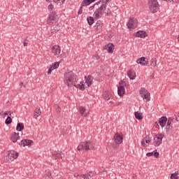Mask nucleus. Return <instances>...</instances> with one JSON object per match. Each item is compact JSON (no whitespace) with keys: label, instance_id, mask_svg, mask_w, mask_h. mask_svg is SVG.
<instances>
[{"label":"nucleus","instance_id":"nucleus-34","mask_svg":"<svg viewBox=\"0 0 179 179\" xmlns=\"http://www.w3.org/2000/svg\"><path fill=\"white\" fill-rule=\"evenodd\" d=\"M134 115H135L136 120H142L143 118L142 113H141L139 112H135Z\"/></svg>","mask_w":179,"mask_h":179},{"label":"nucleus","instance_id":"nucleus-42","mask_svg":"<svg viewBox=\"0 0 179 179\" xmlns=\"http://www.w3.org/2000/svg\"><path fill=\"white\" fill-rule=\"evenodd\" d=\"M53 30H54V31H59V30H60L59 25H58V24L55 25Z\"/></svg>","mask_w":179,"mask_h":179},{"label":"nucleus","instance_id":"nucleus-33","mask_svg":"<svg viewBox=\"0 0 179 179\" xmlns=\"http://www.w3.org/2000/svg\"><path fill=\"white\" fill-rule=\"evenodd\" d=\"M157 65V62L156 61V58L153 57L150 60V66H152L153 68H155Z\"/></svg>","mask_w":179,"mask_h":179},{"label":"nucleus","instance_id":"nucleus-19","mask_svg":"<svg viewBox=\"0 0 179 179\" xmlns=\"http://www.w3.org/2000/svg\"><path fill=\"white\" fill-rule=\"evenodd\" d=\"M117 94L120 97H122L124 94H125V87L124 86L120 85L117 87Z\"/></svg>","mask_w":179,"mask_h":179},{"label":"nucleus","instance_id":"nucleus-27","mask_svg":"<svg viewBox=\"0 0 179 179\" xmlns=\"http://www.w3.org/2000/svg\"><path fill=\"white\" fill-rule=\"evenodd\" d=\"M168 121H169V122H177L179 121V116L177 117L176 115L174 116H171L169 117L168 119Z\"/></svg>","mask_w":179,"mask_h":179},{"label":"nucleus","instance_id":"nucleus-56","mask_svg":"<svg viewBox=\"0 0 179 179\" xmlns=\"http://www.w3.org/2000/svg\"><path fill=\"white\" fill-rule=\"evenodd\" d=\"M107 3H108V2H107V0H106V1L103 2V4H104V5H107Z\"/></svg>","mask_w":179,"mask_h":179},{"label":"nucleus","instance_id":"nucleus-59","mask_svg":"<svg viewBox=\"0 0 179 179\" xmlns=\"http://www.w3.org/2000/svg\"><path fill=\"white\" fill-rule=\"evenodd\" d=\"M176 3H178L179 2V0H175Z\"/></svg>","mask_w":179,"mask_h":179},{"label":"nucleus","instance_id":"nucleus-52","mask_svg":"<svg viewBox=\"0 0 179 179\" xmlns=\"http://www.w3.org/2000/svg\"><path fill=\"white\" fill-rule=\"evenodd\" d=\"M101 1H102V0L99 1H97L96 3H95L94 5L95 6H97V5H100V3H101Z\"/></svg>","mask_w":179,"mask_h":179},{"label":"nucleus","instance_id":"nucleus-49","mask_svg":"<svg viewBox=\"0 0 179 179\" xmlns=\"http://www.w3.org/2000/svg\"><path fill=\"white\" fill-rule=\"evenodd\" d=\"M94 59H96V60L100 59V56H99L98 55L94 56Z\"/></svg>","mask_w":179,"mask_h":179},{"label":"nucleus","instance_id":"nucleus-20","mask_svg":"<svg viewBox=\"0 0 179 179\" xmlns=\"http://www.w3.org/2000/svg\"><path fill=\"white\" fill-rule=\"evenodd\" d=\"M93 176H94V173H93V171H90L85 174L81 175V177L83 179H92L93 178Z\"/></svg>","mask_w":179,"mask_h":179},{"label":"nucleus","instance_id":"nucleus-61","mask_svg":"<svg viewBox=\"0 0 179 179\" xmlns=\"http://www.w3.org/2000/svg\"><path fill=\"white\" fill-rule=\"evenodd\" d=\"M0 115H1V113H0Z\"/></svg>","mask_w":179,"mask_h":179},{"label":"nucleus","instance_id":"nucleus-26","mask_svg":"<svg viewBox=\"0 0 179 179\" xmlns=\"http://www.w3.org/2000/svg\"><path fill=\"white\" fill-rule=\"evenodd\" d=\"M94 28L96 29V30H101L103 28V24H101V20H99L96 21Z\"/></svg>","mask_w":179,"mask_h":179},{"label":"nucleus","instance_id":"nucleus-13","mask_svg":"<svg viewBox=\"0 0 179 179\" xmlns=\"http://www.w3.org/2000/svg\"><path fill=\"white\" fill-rule=\"evenodd\" d=\"M93 79H94V78L92 76L89 75L88 76H85V80L87 87H90V86H92Z\"/></svg>","mask_w":179,"mask_h":179},{"label":"nucleus","instance_id":"nucleus-35","mask_svg":"<svg viewBox=\"0 0 179 179\" xmlns=\"http://www.w3.org/2000/svg\"><path fill=\"white\" fill-rule=\"evenodd\" d=\"M5 124L6 125H9L10 124H12V118L10 117V116H8L6 121H5Z\"/></svg>","mask_w":179,"mask_h":179},{"label":"nucleus","instance_id":"nucleus-48","mask_svg":"<svg viewBox=\"0 0 179 179\" xmlns=\"http://www.w3.org/2000/svg\"><path fill=\"white\" fill-rule=\"evenodd\" d=\"M153 155H154V152H151L147 153V154H146V156H147L148 157H150L153 156Z\"/></svg>","mask_w":179,"mask_h":179},{"label":"nucleus","instance_id":"nucleus-40","mask_svg":"<svg viewBox=\"0 0 179 179\" xmlns=\"http://www.w3.org/2000/svg\"><path fill=\"white\" fill-rule=\"evenodd\" d=\"M48 10H49V12H52V9H54V6L52 5V3H50L49 6H48Z\"/></svg>","mask_w":179,"mask_h":179},{"label":"nucleus","instance_id":"nucleus-51","mask_svg":"<svg viewBox=\"0 0 179 179\" xmlns=\"http://www.w3.org/2000/svg\"><path fill=\"white\" fill-rule=\"evenodd\" d=\"M94 6H94V4L91 6H90L89 7V10H93V9H94Z\"/></svg>","mask_w":179,"mask_h":179},{"label":"nucleus","instance_id":"nucleus-44","mask_svg":"<svg viewBox=\"0 0 179 179\" xmlns=\"http://www.w3.org/2000/svg\"><path fill=\"white\" fill-rule=\"evenodd\" d=\"M55 108L57 113H61V108H59V106L55 105Z\"/></svg>","mask_w":179,"mask_h":179},{"label":"nucleus","instance_id":"nucleus-1","mask_svg":"<svg viewBox=\"0 0 179 179\" xmlns=\"http://www.w3.org/2000/svg\"><path fill=\"white\" fill-rule=\"evenodd\" d=\"M76 81V76L72 71H66L64 73V83L69 87H72L73 86V82Z\"/></svg>","mask_w":179,"mask_h":179},{"label":"nucleus","instance_id":"nucleus-39","mask_svg":"<svg viewBox=\"0 0 179 179\" xmlns=\"http://www.w3.org/2000/svg\"><path fill=\"white\" fill-rule=\"evenodd\" d=\"M52 66L54 69H57L59 66V62H55Z\"/></svg>","mask_w":179,"mask_h":179},{"label":"nucleus","instance_id":"nucleus-32","mask_svg":"<svg viewBox=\"0 0 179 179\" xmlns=\"http://www.w3.org/2000/svg\"><path fill=\"white\" fill-rule=\"evenodd\" d=\"M167 124L166 127V132H169L173 129V126H171V122L170 120H167Z\"/></svg>","mask_w":179,"mask_h":179},{"label":"nucleus","instance_id":"nucleus-50","mask_svg":"<svg viewBox=\"0 0 179 179\" xmlns=\"http://www.w3.org/2000/svg\"><path fill=\"white\" fill-rule=\"evenodd\" d=\"M73 176H74L75 178H76V177H82V175H80L78 173H75Z\"/></svg>","mask_w":179,"mask_h":179},{"label":"nucleus","instance_id":"nucleus-41","mask_svg":"<svg viewBox=\"0 0 179 179\" xmlns=\"http://www.w3.org/2000/svg\"><path fill=\"white\" fill-rule=\"evenodd\" d=\"M83 13V6H82V4L78 10V15H82V13Z\"/></svg>","mask_w":179,"mask_h":179},{"label":"nucleus","instance_id":"nucleus-36","mask_svg":"<svg viewBox=\"0 0 179 179\" xmlns=\"http://www.w3.org/2000/svg\"><path fill=\"white\" fill-rule=\"evenodd\" d=\"M151 141H152V140H143L141 143H142L143 146L146 147V146H148V145H146V143L148 145H149Z\"/></svg>","mask_w":179,"mask_h":179},{"label":"nucleus","instance_id":"nucleus-37","mask_svg":"<svg viewBox=\"0 0 179 179\" xmlns=\"http://www.w3.org/2000/svg\"><path fill=\"white\" fill-rule=\"evenodd\" d=\"M171 179H178V172H175L171 175Z\"/></svg>","mask_w":179,"mask_h":179},{"label":"nucleus","instance_id":"nucleus-15","mask_svg":"<svg viewBox=\"0 0 179 179\" xmlns=\"http://www.w3.org/2000/svg\"><path fill=\"white\" fill-rule=\"evenodd\" d=\"M52 52L54 55H59L61 54V48L59 45H55L52 48Z\"/></svg>","mask_w":179,"mask_h":179},{"label":"nucleus","instance_id":"nucleus-22","mask_svg":"<svg viewBox=\"0 0 179 179\" xmlns=\"http://www.w3.org/2000/svg\"><path fill=\"white\" fill-rule=\"evenodd\" d=\"M127 76L130 80H134V79L136 78V76H135V72H134L132 70H129L128 71Z\"/></svg>","mask_w":179,"mask_h":179},{"label":"nucleus","instance_id":"nucleus-53","mask_svg":"<svg viewBox=\"0 0 179 179\" xmlns=\"http://www.w3.org/2000/svg\"><path fill=\"white\" fill-rule=\"evenodd\" d=\"M2 115H3V117H5L6 115H8V112H5Z\"/></svg>","mask_w":179,"mask_h":179},{"label":"nucleus","instance_id":"nucleus-30","mask_svg":"<svg viewBox=\"0 0 179 179\" xmlns=\"http://www.w3.org/2000/svg\"><path fill=\"white\" fill-rule=\"evenodd\" d=\"M103 97L105 100H110L111 99V94L109 92H105L103 93Z\"/></svg>","mask_w":179,"mask_h":179},{"label":"nucleus","instance_id":"nucleus-46","mask_svg":"<svg viewBox=\"0 0 179 179\" xmlns=\"http://www.w3.org/2000/svg\"><path fill=\"white\" fill-rule=\"evenodd\" d=\"M143 141H152V137H150V136H146Z\"/></svg>","mask_w":179,"mask_h":179},{"label":"nucleus","instance_id":"nucleus-11","mask_svg":"<svg viewBox=\"0 0 179 179\" xmlns=\"http://www.w3.org/2000/svg\"><path fill=\"white\" fill-rule=\"evenodd\" d=\"M64 157H65V155L61 151L54 152L52 156V159L55 160H62Z\"/></svg>","mask_w":179,"mask_h":179},{"label":"nucleus","instance_id":"nucleus-38","mask_svg":"<svg viewBox=\"0 0 179 179\" xmlns=\"http://www.w3.org/2000/svg\"><path fill=\"white\" fill-rule=\"evenodd\" d=\"M58 2L59 1H61L62 3H65V0H46V2Z\"/></svg>","mask_w":179,"mask_h":179},{"label":"nucleus","instance_id":"nucleus-25","mask_svg":"<svg viewBox=\"0 0 179 179\" xmlns=\"http://www.w3.org/2000/svg\"><path fill=\"white\" fill-rule=\"evenodd\" d=\"M105 50L108 51V52H113L114 50V45L113 43H108L107 45L105 46Z\"/></svg>","mask_w":179,"mask_h":179},{"label":"nucleus","instance_id":"nucleus-12","mask_svg":"<svg viewBox=\"0 0 179 179\" xmlns=\"http://www.w3.org/2000/svg\"><path fill=\"white\" fill-rule=\"evenodd\" d=\"M137 64L141 65V66H146L149 64V60L145 57H142L137 59Z\"/></svg>","mask_w":179,"mask_h":179},{"label":"nucleus","instance_id":"nucleus-2","mask_svg":"<svg viewBox=\"0 0 179 179\" xmlns=\"http://www.w3.org/2000/svg\"><path fill=\"white\" fill-rule=\"evenodd\" d=\"M19 157V152L15 150H10L8 152V155L4 157V162L6 163H11L13 160H16Z\"/></svg>","mask_w":179,"mask_h":179},{"label":"nucleus","instance_id":"nucleus-23","mask_svg":"<svg viewBox=\"0 0 179 179\" xmlns=\"http://www.w3.org/2000/svg\"><path fill=\"white\" fill-rule=\"evenodd\" d=\"M73 86H75V87H76L77 89H80V90H82V91L86 89V87H85V84H83V83H80V84H76L75 83V82H73Z\"/></svg>","mask_w":179,"mask_h":179},{"label":"nucleus","instance_id":"nucleus-47","mask_svg":"<svg viewBox=\"0 0 179 179\" xmlns=\"http://www.w3.org/2000/svg\"><path fill=\"white\" fill-rule=\"evenodd\" d=\"M153 156L156 157V159H158L159 154L158 152H154Z\"/></svg>","mask_w":179,"mask_h":179},{"label":"nucleus","instance_id":"nucleus-55","mask_svg":"<svg viewBox=\"0 0 179 179\" xmlns=\"http://www.w3.org/2000/svg\"><path fill=\"white\" fill-rule=\"evenodd\" d=\"M24 47H27V43L24 42Z\"/></svg>","mask_w":179,"mask_h":179},{"label":"nucleus","instance_id":"nucleus-57","mask_svg":"<svg viewBox=\"0 0 179 179\" xmlns=\"http://www.w3.org/2000/svg\"><path fill=\"white\" fill-rule=\"evenodd\" d=\"M20 86H21V87H22V86H23V83H22L20 85Z\"/></svg>","mask_w":179,"mask_h":179},{"label":"nucleus","instance_id":"nucleus-14","mask_svg":"<svg viewBox=\"0 0 179 179\" xmlns=\"http://www.w3.org/2000/svg\"><path fill=\"white\" fill-rule=\"evenodd\" d=\"M79 111L82 117H87V115H89V110L86 109L83 106L79 107Z\"/></svg>","mask_w":179,"mask_h":179},{"label":"nucleus","instance_id":"nucleus-24","mask_svg":"<svg viewBox=\"0 0 179 179\" xmlns=\"http://www.w3.org/2000/svg\"><path fill=\"white\" fill-rule=\"evenodd\" d=\"M97 0H83L81 5L82 6H89L93 2H96Z\"/></svg>","mask_w":179,"mask_h":179},{"label":"nucleus","instance_id":"nucleus-10","mask_svg":"<svg viewBox=\"0 0 179 179\" xmlns=\"http://www.w3.org/2000/svg\"><path fill=\"white\" fill-rule=\"evenodd\" d=\"M163 141V134H157L154 137V145L156 147L160 146L162 142Z\"/></svg>","mask_w":179,"mask_h":179},{"label":"nucleus","instance_id":"nucleus-21","mask_svg":"<svg viewBox=\"0 0 179 179\" xmlns=\"http://www.w3.org/2000/svg\"><path fill=\"white\" fill-rule=\"evenodd\" d=\"M135 36L136 37H139L140 38H145V37H146V31H138L136 33Z\"/></svg>","mask_w":179,"mask_h":179},{"label":"nucleus","instance_id":"nucleus-29","mask_svg":"<svg viewBox=\"0 0 179 179\" xmlns=\"http://www.w3.org/2000/svg\"><path fill=\"white\" fill-rule=\"evenodd\" d=\"M94 20H97V19H94V17H87V22L89 24V26H92V24H93V23H94Z\"/></svg>","mask_w":179,"mask_h":179},{"label":"nucleus","instance_id":"nucleus-9","mask_svg":"<svg viewBox=\"0 0 179 179\" xmlns=\"http://www.w3.org/2000/svg\"><path fill=\"white\" fill-rule=\"evenodd\" d=\"M122 136L116 134L114 136V141H115V143H113V148H118L119 145H120V143H122Z\"/></svg>","mask_w":179,"mask_h":179},{"label":"nucleus","instance_id":"nucleus-58","mask_svg":"<svg viewBox=\"0 0 179 179\" xmlns=\"http://www.w3.org/2000/svg\"><path fill=\"white\" fill-rule=\"evenodd\" d=\"M111 0H106V2H110Z\"/></svg>","mask_w":179,"mask_h":179},{"label":"nucleus","instance_id":"nucleus-45","mask_svg":"<svg viewBox=\"0 0 179 179\" xmlns=\"http://www.w3.org/2000/svg\"><path fill=\"white\" fill-rule=\"evenodd\" d=\"M52 71H54V69L52 68V66H50L48 71V75H51Z\"/></svg>","mask_w":179,"mask_h":179},{"label":"nucleus","instance_id":"nucleus-17","mask_svg":"<svg viewBox=\"0 0 179 179\" xmlns=\"http://www.w3.org/2000/svg\"><path fill=\"white\" fill-rule=\"evenodd\" d=\"M33 143V141L29 139H23L20 143V146H30Z\"/></svg>","mask_w":179,"mask_h":179},{"label":"nucleus","instance_id":"nucleus-7","mask_svg":"<svg viewBox=\"0 0 179 179\" xmlns=\"http://www.w3.org/2000/svg\"><path fill=\"white\" fill-rule=\"evenodd\" d=\"M140 94H141V97L145 100V101H150V94L148 90L145 88H141L140 90Z\"/></svg>","mask_w":179,"mask_h":179},{"label":"nucleus","instance_id":"nucleus-18","mask_svg":"<svg viewBox=\"0 0 179 179\" xmlns=\"http://www.w3.org/2000/svg\"><path fill=\"white\" fill-rule=\"evenodd\" d=\"M10 141L13 143H16L19 141V133L14 132L11 134Z\"/></svg>","mask_w":179,"mask_h":179},{"label":"nucleus","instance_id":"nucleus-31","mask_svg":"<svg viewBox=\"0 0 179 179\" xmlns=\"http://www.w3.org/2000/svg\"><path fill=\"white\" fill-rule=\"evenodd\" d=\"M24 128V126L23 125V123H17V127H16V130L18 132H22Z\"/></svg>","mask_w":179,"mask_h":179},{"label":"nucleus","instance_id":"nucleus-60","mask_svg":"<svg viewBox=\"0 0 179 179\" xmlns=\"http://www.w3.org/2000/svg\"><path fill=\"white\" fill-rule=\"evenodd\" d=\"M12 114H13V113H10L9 115H10V117H12Z\"/></svg>","mask_w":179,"mask_h":179},{"label":"nucleus","instance_id":"nucleus-28","mask_svg":"<svg viewBox=\"0 0 179 179\" xmlns=\"http://www.w3.org/2000/svg\"><path fill=\"white\" fill-rule=\"evenodd\" d=\"M41 115V110H40V108H36L34 113V118H37L38 117H40Z\"/></svg>","mask_w":179,"mask_h":179},{"label":"nucleus","instance_id":"nucleus-8","mask_svg":"<svg viewBox=\"0 0 179 179\" xmlns=\"http://www.w3.org/2000/svg\"><path fill=\"white\" fill-rule=\"evenodd\" d=\"M128 29H136L138 27V20L135 18H130L127 23Z\"/></svg>","mask_w":179,"mask_h":179},{"label":"nucleus","instance_id":"nucleus-6","mask_svg":"<svg viewBox=\"0 0 179 179\" xmlns=\"http://www.w3.org/2000/svg\"><path fill=\"white\" fill-rule=\"evenodd\" d=\"M57 19H58V15H57L55 11H52L49 14L47 20L48 24H49L50 26H51V24H54V22H57Z\"/></svg>","mask_w":179,"mask_h":179},{"label":"nucleus","instance_id":"nucleus-5","mask_svg":"<svg viewBox=\"0 0 179 179\" xmlns=\"http://www.w3.org/2000/svg\"><path fill=\"white\" fill-rule=\"evenodd\" d=\"M148 6L152 13H156L159 10V2L157 0H149Z\"/></svg>","mask_w":179,"mask_h":179},{"label":"nucleus","instance_id":"nucleus-54","mask_svg":"<svg viewBox=\"0 0 179 179\" xmlns=\"http://www.w3.org/2000/svg\"><path fill=\"white\" fill-rule=\"evenodd\" d=\"M163 1H166V2H173V1L174 0H163Z\"/></svg>","mask_w":179,"mask_h":179},{"label":"nucleus","instance_id":"nucleus-16","mask_svg":"<svg viewBox=\"0 0 179 179\" xmlns=\"http://www.w3.org/2000/svg\"><path fill=\"white\" fill-rule=\"evenodd\" d=\"M167 117L166 116H162L159 120V124L162 128H164L166 127V124L167 123Z\"/></svg>","mask_w":179,"mask_h":179},{"label":"nucleus","instance_id":"nucleus-4","mask_svg":"<svg viewBox=\"0 0 179 179\" xmlns=\"http://www.w3.org/2000/svg\"><path fill=\"white\" fill-rule=\"evenodd\" d=\"M107 8V5L106 4H101L100 7L96 9L93 14V17L94 19L99 20L103 15H104V10H106V8Z\"/></svg>","mask_w":179,"mask_h":179},{"label":"nucleus","instance_id":"nucleus-43","mask_svg":"<svg viewBox=\"0 0 179 179\" xmlns=\"http://www.w3.org/2000/svg\"><path fill=\"white\" fill-rule=\"evenodd\" d=\"M105 13L106 16H110L111 15V10H110V8H107L106 12Z\"/></svg>","mask_w":179,"mask_h":179},{"label":"nucleus","instance_id":"nucleus-3","mask_svg":"<svg viewBox=\"0 0 179 179\" xmlns=\"http://www.w3.org/2000/svg\"><path fill=\"white\" fill-rule=\"evenodd\" d=\"M94 143H92L90 141L88 142H84L81 143L78 146V150H94Z\"/></svg>","mask_w":179,"mask_h":179}]
</instances>
